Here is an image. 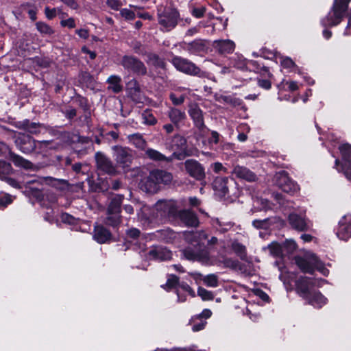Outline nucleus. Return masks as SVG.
I'll return each mask as SVG.
<instances>
[{"mask_svg": "<svg viewBox=\"0 0 351 351\" xmlns=\"http://www.w3.org/2000/svg\"><path fill=\"white\" fill-rule=\"evenodd\" d=\"M184 240L191 245L182 250V255L189 261L204 264L209 262V252L205 245L208 235L204 231H190L182 233Z\"/></svg>", "mask_w": 351, "mask_h": 351, "instance_id": "obj_1", "label": "nucleus"}, {"mask_svg": "<svg viewBox=\"0 0 351 351\" xmlns=\"http://www.w3.org/2000/svg\"><path fill=\"white\" fill-rule=\"evenodd\" d=\"M351 0H334L332 7L328 14L321 20L323 27H333L339 25L348 10Z\"/></svg>", "mask_w": 351, "mask_h": 351, "instance_id": "obj_2", "label": "nucleus"}, {"mask_svg": "<svg viewBox=\"0 0 351 351\" xmlns=\"http://www.w3.org/2000/svg\"><path fill=\"white\" fill-rule=\"evenodd\" d=\"M157 16L160 29L163 32H169L174 29L180 19L178 11L171 8L159 9Z\"/></svg>", "mask_w": 351, "mask_h": 351, "instance_id": "obj_3", "label": "nucleus"}, {"mask_svg": "<svg viewBox=\"0 0 351 351\" xmlns=\"http://www.w3.org/2000/svg\"><path fill=\"white\" fill-rule=\"evenodd\" d=\"M171 63L177 70L191 75L199 77H207L208 73L202 71L194 63L182 57L176 56L171 60Z\"/></svg>", "mask_w": 351, "mask_h": 351, "instance_id": "obj_4", "label": "nucleus"}, {"mask_svg": "<svg viewBox=\"0 0 351 351\" xmlns=\"http://www.w3.org/2000/svg\"><path fill=\"white\" fill-rule=\"evenodd\" d=\"M120 64L125 70L136 75L142 76L147 73L144 62L134 56H123L120 60Z\"/></svg>", "mask_w": 351, "mask_h": 351, "instance_id": "obj_5", "label": "nucleus"}, {"mask_svg": "<svg viewBox=\"0 0 351 351\" xmlns=\"http://www.w3.org/2000/svg\"><path fill=\"white\" fill-rule=\"evenodd\" d=\"M324 282H326V280L322 279L312 280L307 277H301L296 281V290L300 296L306 300L309 298L313 292L311 291V287L322 286Z\"/></svg>", "mask_w": 351, "mask_h": 351, "instance_id": "obj_6", "label": "nucleus"}, {"mask_svg": "<svg viewBox=\"0 0 351 351\" xmlns=\"http://www.w3.org/2000/svg\"><path fill=\"white\" fill-rule=\"evenodd\" d=\"M274 181L277 186L288 194L293 195L299 190L298 184L290 179L287 173L284 171L275 175Z\"/></svg>", "mask_w": 351, "mask_h": 351, "instance_id": "obj_7", "label": "nucleus"}, {"mask_svg": "<svg viewBox=\"0 0 351 351\" xmlns=\"http://www.w3.org/2000/svg\"><path fill=\"white\" fill-rule=\"evenodd\" d=\"M288 221L292 228L299 232H306L312 227L311 222L306 217L304 213L297 214L291 213L288 217Z\"/></svg>", "mask_w": 351, "mask_h": 351, "instance_id": "obj_8", "label": "nucleus"}, {"mask_svg": "<svg viewBox=\"0 0 351 351\" xmlns=\"http://www.w3.org/2000/svg\"><path fill=\"white\" fill-rule=\"evenodd\" d=\"M7 154L10 156L12 161L16 166L26 169H32L33 164L30 161L17 154L12 153L9 147L5 143L0 142V156H6Z\"/></svg>", "mask_w": 351, "mask_h": 351, "instance_id": "obj_9", "label": "nucleus"}, {"mask_svg": "<svg viewBox=\"0 0 351 351\" xmlns=\"http://www.w3.org/2000/svg\"><path fill=\"white\" fill-rule=\"evenodd\" d=\"M335 233L343 241H348L351 237V215L347 214L341 218Z\"/></svg>", "mask_w": 351, "mask_h": 351, "instance_id": "obj_10", "label": "nucleus"}, {"mask_svg": "<svg viewBox=\"0 0 351 351\" xmlns=\"http://www.w3.org/2000/svg\"><path fill=\"white\" fill-rule=\"evenodd\" d=\"M35 141L29 135L19 133L14 142L20 151L24 154H29L35 150Z\"/></svg>", "mask_w": 351, "mask_h": 351, "instance_id": "obj_11", "label": "nucleus"}, {"mask_svg": "<svg viewBox=\"0 0 351 351\" xmlns=\"http://www.w3.org/2000/svg\"><path fill=\"white\" fill-rule=\"evenodd\" d=\"M317 260V257L314 254L310 253L303 257H296L295 263L303 272L313 274Z\"/></svg>", "mask_w": 351, "mask_h": 351, "instance_id": "obj_12", "label": "nucleus"}, {"mask_svg": "<svg viewBox=\"0 0 351 351\" xmlns=\"http://www.w3.org/2000/svg\"><path fill=\"white\" fill-rule=\"evenodd\" d=\"M19 129L25 130L30 134H38L49 132L51 129L49 126L40 123L30 122L28 119H25L18 123Z\"/></svg>", "mask_w": 351, "mask_h": 351, "instance_id": "obj_13", "label": "nucleus"}, {"mask_svg": "<svg viewBox=\"0 0 351 351\" xmlns=\"http://www.w3.org/2000/svg\"><path fill=\"white\" fill-rule=\"evenodd\" d=\"M113 150L115 160L119 165L124 167H128L131 164L132 156L129 149L121 146H114Z\"/></svg>", "mask_w": 351, "mask_h": 351, "instance_id": "obj_14", "label": "nucleus"}, {"mask_svg": "<svg viewBox=\"0 0 351 351\" xmlns=\"http://www.w3.org/2000/svg\"><path fill=\"white\" fill-rule=\"evenodd\" d=\"M189 114L193 121L194 125L200 131L203 130L206 125L204 124L203 112L197 104L191 103L189 105Z\"/></svg>", "mask_w": 351, "mask_h": 351, "instance_id": "obj_15", "label": "nucleus"}, {"mask_svg": "<svg viewBox=\"0 0 351 351\" xmlns=\"http://www.w3.org/2000/svg\"><path fill=\"white\" fill-rule=\"evenodd\" d=\"M95 160L97 167L99 170L109 175H113L116 173L115 167L111 160L102 153L97 152L95 154Z\"/></svg>", "mask_w": 351, "mask_h": 351, "instance_id": "obj_16", "label": "nucleus"}, {"mask_svg": "<svg viewBox=\"0 0 351 351\" xmlns=\"http://www.w3.org/2000/svg\"><path fill=\"white\" fill-rule=\"evenodd\" d=\"M154 209L159 212L161 216H176L178 212L176 202L173 200H160L155 204Z\"/></svg>", "mask_w": 351, "mask_h": 351, "instance_id": "obj_17", "label": "nucleus"}, {"mask_svg": "<svg viewBox=\"0 0 351 351\" xmlns=\"http://www.w3.org/2000/svg\"><path fill=\"white\" fill-rule=\"evenodd\" d=\"M187 173L196 180H201L205 177L204 169L201 164L194 160H187L184 162Z\"/></svg>", "mask_w": 351, "mask_h": 351, "instance_id": "obj_18", "label": "nucleus"}, {"mask_svg": "<svg viewBox=\"0 0 351 351\" xmlns=\"http://www.w3.org/2000/svg\"><path fill=\"white\" fill-rule=\"evenodd\" d=\"M93 239L99 243H106L111 241L112 234L103 225L96 223L94 226Z\"/></svg>", "mask_w": 351, "mask_h": 351, "instance_id": "obj_19", "label": "nucleus"}, {"mask_svg": "<svg viewBox=\"0 0 351 351\" xmlns=\"http://www.w3.org/2000/svg\"><path fill=\"white\" fill-rule=\"evenodd\" d=\"M139 185L142 191L149 193H156L160 188L156 180L154 178L152 171L147 177L141 180Z\"/></svg>", "mask_w": 351, "mask_h": 351, "instance_id": "obj_20", "label": "nucleus"}, {"mask_svg": "<svg viewBox=\"0 0 351 351\" xmlns=\"http://www.w3.org/2000/svg\"><path fill=\"white\" fill-rule=\"evenodd\" d=\"M147 254L149 259L158 261L169 260L172 256L171 252L163 247H156L150 250Z\"/></svg>", "mask_w": 351, "mask_h": 351, "instance_id": "obj_21", "label": "nucleus"}, {"mask_svg": "<svg viewBox=\"0 0 351 351\" xmlns=\"http://www.w3.org/2000/svg\"><path fill=\"white\" fill-rule=\"evenodd\" d=\"M126 90L129 97L135 102H141L142 92L138 82L136 79L130 80L126 84Z\"/></svg>", "mask_w": 351, "mask_h": 351, "instance_id": "obj_22", "label": "nucleus"}, {"mask_svg": "<svg viewBox=\"0 0 351 351\" xmlns=\"http://www.w3.org/2000/svg\"><path fill=\"white\" fill-rule=\"evenodd\" d=\"M177 216L180 221L187 226H197L199 220L196 215L189 210H182L177 212Z\"/></svg>", "mask_w": 351, "mask_h": 351, "instance_id": "obj_23", "label": "nucleus"}, {"mask_svg": "<svg viewBox=\"0 0 351 351\" xmlns=\"http://www.w3.org/2000/svg\"><path fill=\"white\" fill-rule=\"evenodd\" d=\"M213 189L220 197H225L228 193V178L217 177L213 182Z\"/></svg>", "mask_w": 351, "mask_h": 351, "instance_id": "obj_24", "label": "nucleus"}, {"mask_svg": "<svg viewBox=\"0 0 351 351\" xmlns=\"http://www.w3.org/2000/svg\"><path fill=\"white\" fill-rule=\"evenodd\" d=\"M214 48L219 53H230L234 50V43L230 40H215L213 44Z\"/></svg>", "mask_w": 351, "mask_h": 351, "instance_id": "obj_25", "label": "nucleus"}, {"mask_svg": "<svg viewBox=\"0 0 351 351\" xmlns=\"http://www.w3.org/2000/svg\"><path fill=\"white\" fill-rule=\"evenodd\" d=\"M167 116L172 123L176 127H179L180 123L186 118V114L184 111L173 107L169 108L167 112Z\"/></svg>", "mask_w": 351, "mask_h": 351, "instance_id": "obj_26", "label": "nucleus"}, {"mask_svg": "<svg viewBox=\"0 0 351 351\" xmlns=\"http://www.w3.org/2000/svg\"><path fill=\"white\" fill-rule=\"evenodd\" d=\"M233 171L237 177L248 182H254L257 179L256 174L245 167L236 166Z\"/></svg>", "mask_w": 351, "mask_h": 351, "instance_id": "obj_27", "label": "nucleus"}, {"mask_svg": "<svg viewBox=\"0 0 351 351\" xmlns=\"http://www.w3.org/2000/svg\"><path fill=\"white\" fill-rule=\"evenodd\" d=\"M146 62L148 65L152 66L156 69H165L166 63L165 60L156 53H148L146 54Z\"/></svg>", "mask_w": 351, "mask_h": 351, "instance_id": "obj_28", "label": "nucleus"}, {"mask_svg": "<svg viewBox=\"0 0 351 351\" xmlns=\"http://www.w3.org/2000/svg\"><path fill=\"white\" fill-rule=\"evenodd\" d=\"M154 175V178L156 180L158 186L160 184H169L173 180V175L164 170H154L152 171Z\"/></svg>", "mask_w": 351, "mask_h": 351, "instance_id": "obj_29", "label": "nucleus"}, {"mask_svg": "<svg viewBox=\"0 0 351 351\" xmlns=\"http://www.w3.org/2000/svg\"><path fill=\"white\" fill-rule=\"evenodd\" d=\"M186 50L192 54H199L206 50V45L202 40H195L186 45Z\"/></svg>", "mask_w": 351, "mask_h": 351, "instance_id": "obj_30", "label": "nucleus"}, {"mask_svg": "<svg viewBox=\"0 0 351 351\" xmlns=\"http://www.w3.org/2000/svg\"><path fill=\"white\" fill-rule=\"evenodd\" d=\"M308 304L316 308H321L327 302L326 298L320 292H312L308 298L306 299Z\"/></svg>", "mask_w": 351, "mask_h": 351, "instance_id": "obj_31", "label": "nucleus"}, {"mask_svg": "<svg viewBox=\"0 0 351 351\" xmlns=\"http://www.w3.org/2000/svg\"><path fill=\"white\" fill-rule=\"evenodd\" d=\"M53 141H35V150L38 154H45L49 150L55 149Z\"/></svg>", "mask_w": 351, "mask_h": 351, "instance_id": "obj_32", "label": "nucleus"}, {"mask_svg": "<svg viewBox=\"0 0 351 351\" xmlns=\"http://www.w3.org/2000/svg\"><path fill=\"white\" fill-rule=\"evenodd\" d=\"M123 199V195H117L114 197L108 206L107 214H120L121 205Z\"/></svg>", "mask_w": 351, "mask_h": 351, "instance_id": "obj_33", "label": "nucleus"}, {"mask_svg": "<svg viewBox=\"0 0 351 351\" xmlns=\"http://www.w3.org/2000/svg\"><path fill=\"white\" fill-rule=\"evenodd\" d=\"M107 82L109 84L108 88L112 90L114 93H118L123 89V86L121 84V78L118 75H110L108 78Z\"/></svg>", "mask_w": 351, "mask_h": 351, "instance_id": "obj_34", "label": "nucleus"}, {"mask_svg": "<svg viewBox=\"0 0 351 351\" xmlns=\"http://www.w3.org/2000/svg\"><path fill=\"white\" fill-rule=\"evenodd\" d=\"M128 139L130 143L139 149H144L146 147V141L143 138V136L138 133L128 136Z\"/></svg>", "mask_w": 351, "mask_h": 351, "instance_id": "obj_35", "label": "nucleus"}, {"mask_svg": "<svg viewBox=\"0 0 351 351\" xmlns=\"http://www.w3.org/2000/svg\"><path fill=\"white\" fill-rule=\"evenodd\" d=\"M171 149L173 150L184 151L186 149V140L181 135H175L172 139Z\"/></svg>", "mask_w": 351, "mask_h": 351, "instance_id": "obj_36", "label": "nucleus"}, {"mask_svg": "<svg viewBox=\"0 0 351 351\" xmlns=\"http://www.w3.org/2000/svg\"><path fill=\"white\" fill-rule=\"evenodd\" d=\"M147 158L154 161H170L171 158H167L164 154L160 152L149 148L145 151Z\"/></svg>", "mask_w": 351, "mask_h": 351, "instance_id": "obj_37", "label": "nucleus"}, {"mask_svg": "<svg viewBox=\"0 0 351 351\" xmlns=\"http://www.w3.org/2000/svg\"><path fill=\"white\" fill-rule=\"evenodd\" d=\"M158 237L167 243L173 242L177 237V233L170 229L161 230L158 231Z\"/></svg>", "mask_w": 351, "mask_h": 351, "instance_id": "obj_38", "label": "nucleus"}, {"mask_svg": "<svg viewBox=\"0 0 351 351\" xmlns=\"http://www.w3.org/2000/svg\"><path fill=\"white\" fill-rule=\"evenodd\" d=\"M213 225L219 231L224 232L230 230L233 227L234 223L229 221L216 219L213 222Z\"/></svg>", "mask_w": 351, "mask_h": 351, "instance_id": "obj_39", "label": "nucleus"}, {"mask_svg": "<svg viewBox=\"0 0 351 351\" xmlns=\"http://www.w3.org/2000/svg\"><path fill=\"white\" fill-rule=\"evenodd\" d=\"M36 29L43 36H51L54 33L53 28L43 21L36 23Z\"/></svg>", "mask_w": 351, "mask_h": 351, "instance_id": "obj_40", "label": "nucleus"}, {"mask_svg": "<svg viewBox=\"0 0 351 351\" xmlns=\"http://www.w3.org/2000/svg\"><path fill=\"white\" fill-rule=\"evenodd\" d=\"M339 150L345 162L351 163V145L346 143L339 146Z\"/></svg>", "mask_w": 351, "mask_h": 351, "instance_id": "obj_41", "label": "nucleus"}, {"mask_svg": "<svg viewBox=\"0 0 351 351\" xmlns=\"http://www.w3.org/2000/svg\"><path fill=\"white\" fill-rule=\"evenodd\" d=\"M12 171L10 163L0 160V180H5Z\"/></svg>", "mask_w": 351, "mask_h": 351, "instance_id": "obj_42", "label": "nucleus"}, {"mask_svg": "<svg viewBox=\"0 0 351 351\" xmlns=\"http://www.w3.org/2000/svg\"><path fill=\"white\" fill-rule=\"evenodd\" d=\"M143 123L146 125H153L157 122L156 119L149 110H145L141 114Z\"/></svg>", "mask_w": 351, "mask_h": 351, "instance_id": "obj_43", "label": "nucleus"}, {"mask_svg": "<svg viewBox=\"0 0 351 351\" xmlns=\"http://www.w3.org/2000/svg\"><path fill=\"white\" fill-rule=\"evenodd\" d=\"M178 289H177V295H178V300L179 302H184L186 300L185 296H181L180 294V289H182L185 292H187L190 294H193V291L191 289V288L189 287V285L186 282H179L178 285Z\"/></svg>", "mask_w": 351, "mask_h": 351, "instance_id": "obj_44", "label": "nucleus"}, {"mask_svg": "<svg viewBox=\"0 0 351 351\" xmlns=\"http://www.w3.org/2000/svg\"><path fill=\"white\" fill-rule=\"evenodd\" d=\"M121 223L120 214H108V217L105 220L106 225L117 227Z\"/></svg>", "mask_w": 351, "mask_h": 351, "instance_id": "obj_45", "label": "nucleus"}, {"mask_svg": "<svg viewBox=\"0 0 351 351\" xmlns=\"http://www.w3.org/2000/svg\"><path fill=\"white\" fill-rule=\"evenodd\" d=\"M270 254L276 257H281L283 252V247L278 243H272L268 246Z\"/></svg>", "mask_w": 351, "mask_h": 351, "instance_id": "obj_46", "label": "nucleus"}, {"mask_svg": "<svg viewBox=\"0 0 351 351\" xmlns=\"http://www.w3.org/2000/svg\"><path fill=\"white\" fill-rule=\"evenodd\" d=\"M254 206L257 208L258 210H268L271 209V204L265 199L256 198L254 200Z\"/></svg>", "mask_w": 351, "mask_h": 351, "instance_id": "obj_47", "label": "nucleus"}, {"mask_svg": "<svg viewBox=\"0 0 351 351\" xmlns=\"http://www.w3.org/2000/svg\"><path fill=\"white\" fill-rule=\"evenodd\" d=\"M339 165V159L335 160V166L337 167ZM338 171H342L345 176L350 180L351 179V166L348 165L346 162L342 164L340 167H336Z\"/></svg>", "mask_w": 351, "mask_h": 351, "instance_id": "obj_48", "label": "nucleus"}, {"mask_svg": "<svg viewBox=\"0 0 351 351\" xmlns=\"http://www.w3.org/2000/svg\"><path fill=\"white\" fill-rule=\"evenodd\" d=\"M252 225L257 229L266 230L269 228L271 223L269 222V219L266 218L264 219H255L252 221Z\"/></svg>", "mask_w": 351, "mask_h": 351, "instance_id": "obj_49", "label": "nucleus"}, {"mask_svg": "<svg viewBox=\"0 0 351 351\" xmlns=\"http://www.w3.org/2000/svg\"><path fill=\"white\" fill-rule=\"evenodd\" d=\"M192 322H193L192 330L194 332L203 330L206 324V321L202 320V319L197 318V316L192 319Z\"/></svg>", "mask_w": 351, "mask_h": 351, "instance_id": "obj_50", "label": "nucleus"}, {"mask_svg": "<svg viewBox=\"0 0 351 351\" xmlns=\"http://www.w3.org/2000/svg\"><path fill=\"white\" fill-rule=\"evenodd\" d=\"M203 281L208 287H216L218 286V278L215 274L206 276Z\"/></svg>", "mask_w": 351, "mask_h": 351, "instance_id": "obj_51", "label": "nucleus"}, {"mask_svg": "<svg viewBox=\"0 0 351 351\" xmlns=\"http://www.w3.org/2000/svg\"><path fill=\"white\" fill-rule=\"evenodd\" d=\"M254 63V61L249 60L245 62L244 60H241L240 58H239L238 60L235 59L231 60V64L233 65V66L239 69H243L246 65H253Z\"/></svg>", "mask_w": 351, "mask_h": 351, "instance_id": "obj_52", "label": "nucleus"}, {"mask_svg": "<svg viewBox=\"0 0 351 351\" xmlns=\"http://www.w3.org/2000/svg\"><path fill=\"white\" fill-rule=\"evenodd\" d=\"M179 283L178 278L175 275H170L167 280L165 285L162 286L164 288L171 289L178 287Z\"/></svg>", "mask_w": 351, "mask_h": 351, "instance_id": "obj_53", "label": "nucleus"}, {"mask_svg": "<svg viewBox=\"0 0 351 351\" xmlns=\"http://www.w3.org/2000/svg\"><path fill=\"white\" fill-rule=\"evenodd\" d=\"M197 294L204 300H210L213 299V293L202 287H199Z\"/></svg>", "mask_w": 351, "mask_h": 351, "instance_id": "obj_54", "label": "nucleus"}, {"mask_svg": "<svg viewBox=\"0 0 351 351\" xmlns=\"http://www.w3.org/2000/svg\"><path fill=\"white\" fill-rule=\"evenodd\" d=\"M282 247L283 250L291 254L296 250L297 244L293 240H287Z\"/></svg>", "mask_w": 351, "mask_h": 351, "instance_id": "obj_55", "label": "nucleus"}, {"mask_svg": "<svg viewBox=\"0 0 351 351\" xmlns=\"http://www.w3.org/2000/svg\"><path fill=\"white\" fill-rule=\"evenodd\" d=\"M232 250L240 256L245 255V247L239 242H233Z\"/></svg>", "mask_w": 351, "mask_h": 351, "instance_id": "obj_56", "label": "nucleus"}, {"mask_svg": "<svg viewBox=\"0 0 351 351\" xmlns=\"http://www.w3.org/2000/svg\"><path fill=\"white\" fill-rule=\"evenodd\" d=\"M169 98L171 100L173 105L179 106L184 103V101L185 100V95H181L180 96L177 97L176 93H171L169 95Z\"/></svg>", "mask_w": 351, "mask_h": 351, "instance_id": "obj_57", "label": "nucleus"}, {"mask_svg": "<svg viewBox=\"0 0 351 351\" xmlns=\"http://www.w3.org/2000/svg\"><path fill=\"white\" fill-rule=\"evenodd\" d=\"M120 14L126 20H133L135 18V13L127 8L121 10Z\"/></svg>", "mask_w": 351, "mask_h": 351, "instance_id": "obj_58", "label": "nucleus"}, {"mask_svg": "<svg viewBox=\"0 0 351 351\" xmlns=\"http://www.w3.org/2000/svg\"><path fill=\"white\" fill-rule=\"evenodd\" d=\"M61 221L64 223L75 224L76 219L68 213H62L60 217Z\"/></svg>", "mask_w": 351, "mask_h": 351, "instance_id": "obj_59", "label": "nucleus"}, {"mask_svg": "<svg viewBox=\"0 0 351 351\" xmlns=\"http://www.w3.org/2000/svg\"><path fill=\"white\" fill-rule=\"evenodd\" d=\"M149 213V208L147 206H143L141 209V212L138 213V217L141 220L150 221L149 217L148 216Z\"/></svg>", "mask_w": 351, "mask_h": 351, "instance_id": "obj_60", "label": "nucleus"}, {"mask_svg": "<svg viewBox=\"0 0 351 351\" xmlns=\"http://www.w3.org/2000/svg\"><path fill=\"white\" fill-rule=\"evenodd\" d=\"M58 10H60V8H50L46 7L45 9V14L48 19H52L57 15Z\"/></svg>", "mask_w": 351, "mask_h": 351, "instance_id": "obj_61", "label": "nucleus"}, {"mask_svg": "<svg viewBox=\"0 0 351 351\" xmlns=\"http://www.w3.org/2000/svg\"><path fill=\"white\" fill-rule=\"evenodd\" d=\"M315 269L319 271L322 275L327 276L329 274V270L325 267L323 263L318 259L315 267Z\"/></svg>", "mask_w": 351, "mask_h": 351, "instance_id": "obj_62", "label": "nucleus"}, {"mask_svg": "<svg viewBox=\"0 0 351 351\" xmlns=\"http://www.w3.org/2000/svg\"><path fill=\"white\" fill-rule=\"evenodd\" d=\"M220 135L216 131H213L211 132V136L208 139V144L211 147L213 144H217L219 142Z\"/></svg>", "mask_w": 351, "mask_h": 351, "instance_id": "obj_63", "label": "nucleus"}, {"mask_svg": "<svg viewBox=\"0 0 351 351\" xmlns=\"http://www.w3.org/2000/svg\"><path fill=\"white\" fill-rule=\"evenodd\" d=\"M106 3L114 10H118L123 5L120 0H107Z\"/></svg>", "mask_w": 351, "mask_h": 351, "instance_id": "obj_64", "label": "nucleus"}]
</instances>
